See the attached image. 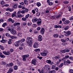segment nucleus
<instances>
[{
	"label": "nucleus",
	"mask_w": 73,
	"mask_h": 73,
	"mask_svg": "<svg viewBox=\"0 0 73 73\" xmlns=\"http://www.w3.org/2000/svg\"><path fill=\"white\" fill-rule=\"evenodd\" d=\"M63 3L64 4H66L69 3V2L68 1H65L63 2Z\"/></svg>",
	"instance_id": "32"
},
{
	"label": "nucleus",
	"mask_w": 73,
	"mask_h": 73,
	"mask_svg": "<svg viewBox=\"0 0 73 73\" xmlns=\"http://www.w3.org/2000/svg\"><path fill=\"white\" fill-rule=\"evenodd\" d=\"M63 65H64L63 63H61L59 66V68H62V66H63Z\"/></svg>",
	"instance_id": "34"
},
{
	"label": "nucleus",
	"mask_w": 73,
	"mask_h": 73,
	"mask_svg": "<svg viewBox=\"0 0 73 73\" xmlns=\"http://www.w3.org/2000/svg\"><path fill=\"white\" fill-rule=\"evenodd\" d=\"M54 58L55 59H59L60 58V57L56 56Z\"/></svg>",
	"instance_id": "52"
},
{
	"label": "nucleus",
	"mask_w": 73,
	"mask_h": 73,
	"mask_svg": "<svg viewBox=\"0 0 73 73\" xmlns=\"http://www.w3.org/2000/svg\"><path fill=\"white\" fill-rule=\"evenodd\" d=\"M28 11H29V9H27V8H25V12H28Z\"/></svg>",
	"instance_id": "55"
},
{
	"label": "nucleus",
	"mask_w": 73,
	"mask_h": 73,
	"mask_svg": "<svg viewBox=\"0 0 73 73\" xmlns=\"http://www.w3.org/2000/svg\"><path fill=\"white\" fill-rule=\"evenodd\" d=\"M31 64H33L34 65H36L37 64V61L35 59H33L32 60Z\"/></svg>",
	"instance_id": "3"
},
{
	"label": "nucleus",
	"mask_w": 73,
	"mask_h": 73,
	"mask_svg": "<svg viewBox=\"0 0 73 73\" xmlns=\"http://www.w3.org/2000/svg\"><path fill=\"white\" fill-rule=\"evenodd\" d=\"M10 50L11 52H13V51H14V50H13V49L12 48H11V49H10Z\"/></svg>",
	"instance_id": "63"
},
{
	"label": "nucleus",
	"mask_w": 73,
	"mask_h": 73,
	"mask_svg": "<svg viewBox=\"0 0 73 73\" xmlns=\"http://www.w3.org/2000/svg\"><path fill=\"white\" fill-rule=\"evenodd\" d=\"M48 5H53V3L50 2L49 3H48Z\"/></svg>",
	"instance_id": "38"
},
{
	"label": "nucleus",
	"mask_w": 73,
	"mask_h": 73,
	"mask_svg": "<svg viewBox=\"0 0 73 73\" xmlns=\"http://www.w3.org/2000/svg\"><path fill=\"white\" fill-rule=\"evenodd\" d=\"M69 72L70 73H73V70L72 69H71L69 70Z\"/></svg>",
	"instance_id": "51"
},
{
	"label": "nucleus",
	"mask_w": 73,
	"mask_h": 73,
	"mask_svg": "<svg viewBox=\"0 0 73 73\" xmlns=\"http://www.w3.org/2000/svg\"><path fill=\"white\" fill-rule=\"evenodd\" d=\"M23 17V16L21 15H18V18Z\"/></svg>",
	"instance_id": "35"
},
{
	"label": "nucleus",
	"mask_w": 73,
	"mask_h": 73,
	"mask_svg": "<svg viewBox=\"0 0 73 73\" xmlns=\"http://www.w3.org/2000/svg\"><path fill=\"white\" fill-rule=\"evenodd\" d=\"M6 14L7 16H9V15H10V14L9 12H6Z\"/></svg>",
	"instance_id": "37"
},
{
	"label": "nucleus",
	"mask_w": 73,
	"mask_h": 73,
	"mask_svg": "<svg viewBox=\"0 0 73 73\" xmlns=\"http://www.w3.org/2000/svg\"><path fill=\"white\" fill-rule=\"evenodd\" d=\"M13 64L12 63H11L9 64V66L10 67L13 66Z\"/></svg>",
	"instance_id": "25"
},
{
	"label": "nucleus",
	"mask_w": 73,
	"mask_h": 73,
	"mask_svg": "<svg viewBox=\"0 0 73 73\" xmlns=\"http://www.w3.org/2000/svg\"><path fill=\"white\" fill-rule=\"evenodd\" d=\"M24 4L25 5H28V1L27 0L24 1Z\"/></svg>",
	"instance_id": "27"
},
{
	"label": "nucleus",
	"mask_w": 73,
	"mask_h": 73,
	"mask_svg": "<svg viewBox=\"0 0 73 73\" xmlns=\"http://www.w3.org/2000/svg\"><path fill=\"white\" fill-rule=\"evenodd\" d=\"M3 53L5 54V55H7V56H9L10 54V53L9 52H6L5 51H3Z\"/></svg>",
	"instance_id": "12"
},
{
	"label": "nucleus",
	"mask_w": 73,
	"mask_h": 73,
	"mask_svg": "<svg viewBox=\"0 0 73 73\" xmlns=\"http://www.w3.org/2000/svg\"><path fill=\"white\" fill-rule=\"evenodd\" d=\"M25 39L23 38V39H21L20 41H21V42H24V41H25Z\"/></svg>",
	"instance_id": "44"
},
{
	"label": "nucleus",
	"mask_w": 73,
	"mask_h": 73,
	"mask_svg": "<svg viewBox=\"0 0 73 73\" xmlns=\"http://www.w3.org/2000/svg\"><path fill=\"white\" fill-rule=\"evenodd\" d=\"M64 37V36L63 35H60L59 36V37L60 38H63V37Z\"/></svg>",
	"instance_id": "36"
},
{
	"label": "nucleus",
	"mask_w": 73,
	"mask_h": 73,
	"mask_svg": "<svg viewBox=\"0 0 73 73\" xmlns=\"http://www.w3.org/2000/svg\"><path fill=\"white\" fill-rule=\"evenodd\" d=\"M33 47L35 48H37L38 47V44L37 43H35L33 45Z\"/></svg>",
	"instance_id": "7"
},
{
	"label": "nucleus",
	"mask_w": 73,
	"mask_h": 73,
	"mask_svg": "<svg viewBox=\"0 0 73 73\" xmlns=\"http://www.w3.org/2000/svg\"><path fill=\"white\" fill-rule=\"evenodd\" d=\"M66 60H65L64 63V65H68V64H67V62H66Z\"/></svg>",
	"instance_id": "39"
},
{
	"label": "nucleus",
	"mask_w": 73,
	"mask_h": 73,
	"mask_svg": "<svg viewBox=\"0 0 73 73\" xmlns=\"http://www.w3.org/2000/svg\"><path fill=\"white\" fill-rule=\"evenodd\" d=\"M60 17H61V15L59 14L58 16H57L56 17V18L57 19H59V18H60Z\"/></svg>",
	"instance_id": "42"
},
{
	"label": "nucleus",
	"mask_w": 73,
	"mask_h": 73,
	"mask_svg": "<svg viewBox=\"0 0 73 73\" xmlns=\"http://www.w3.org/2000/svg\"><path fill=\"white\" fill-rule=\"evenodd\" d=\"M21 13L22 14H24V13H25V11L23 10L21 11Z\"/></svg>",
	"instance_id": "41"
},
{
	"label": "nucleus",
	"mask_w": 73,
	"mask_h": 73,
	"mask_svg": "<svg viewBox=\"0 0 73 73\" xmlns=\"http://www.w3.org/2000/svg\"><path fill=\"white\" fill-rule=\"evenodd\" d=\"M60 52L61 53H65L66 52V50H62L60 51Z\"/></svg>",
	"instance_id": "21"
},
{
	"label": "nucleus",
	"mask_w": 73,
	"mask_h": 73,
	"mask_svg": "<svg viewBox=\"0 0 73 73\" xmlns=\"http://www.w3.org/2000/svg\"><path fill=\"white\" fill-rule=\"evenodd\" d=\"M18 36H19V37H21L22 36V33H18Z\"/></svg>",
	"instance_id": "26"
},
{
	"label": "nucleus",
	"mask_w": 73,
	"mask_h": 73,
	"mask_svg": "<svg viewBox=\"0 0 73 73\" xmlns=\"http://www.w3.org/2000/svg\"><path fill=\"white\" fill-rule=\"evenodd\" d=\"M40 32L42 35H44V32H45V29L44 28H41Z\"/></svg>",
	"instance_id": "6"
},
{
	"label": "nucleus",
	"mask_w": 73,
	"mask_h": 73,
	"mask_svg": "<svg viewBox=\"0 0 73 73\" xmlns=\"http://www.w3.org/2000/svg\"><path fill=\"white\" fill-rule=\"evenodd\" d=\"M29 14H27L25 16V18L26 19H27V18H28L29 17Z\"/></svg>",
	"instance_id": "50"
},
{
	"label": "nucleus",
	"mask_w": 73,
	"mask_h": 73,
	"mask_svg": "<svg viewBox=\"0 0 73 73\" xmlns=\"http://www.w3.org/2000/svg\"><path fill=\"white\" fill-rule=\"evenodd\" d=\"M37 31H40V30L41 29V27H38L37 28Z\"/></svg>",
	"instance_id": "59"
},
{
	"label": "nucleus",
	"mask_w": 73,
	"mask_h": 73,
	"mask_svg": "<svg viewBox=\"0 0 73 73\" xmlns=\"http://www.w3.org/2000/svg\"><path fill=\"white\" fill-rule=\"evenodd\" d=\"M32 24V23H28V26H30Z\"/></svg>",
	"instance_id": "61"
},
{
	"label": "nucleus",
	"mask_w": 73,
	"mask_h": 73,
	"mask_svg": "<svg viewBox=\"0 0 73 73\" xmlns=\"http://www.w3.org/2000/svg\"><path fill=\"white\" fill-rule=\"evenodd\" d=\"M2 65H5L6 64V63L5 62H2Z\"/></svg>",
	"instance_id": "58"
},
{
	"label": "nucleus",
	"mask_w": 73,
	"mask_h": 73,
	"mask_svg": "<svg viewBox=\"0 0 73 73\" xmlns=\"http://www.w3.org/2000/svg\"><path fill=\"white\" fill-rule=\"evenodd\" d=\"M7 25V23H4L2 25V27H5Z\"/></svg>",
	"instance_id": "31"
},
{
	"label": "nucleus",
	"mask_w": 73,
	"mask_h": 73,
	"mask_svg": "<svg viewBox=\"0 0 73 73\" xmlns=\"http://www.w3.org/2000/svg\"><path fill=\"white\" fill-rule=\"evenodd\" d=\"M5 4V2L3 0H2L1 1V5H3Z\"/></svg>",
	"instance_id": "24"
},
{
	"label": "nucleus",
	"mask_w": 73,
	"mask_h": 73,
	"mask_svg": "<svg viewBox=\"0 0 73 73\" xmlns=\"http://www.w3.org/2000/svg\"><path fill=\"white\" fill-rule=\"evenodd\" d=\"M0 48L1 49V50H4V47L1 45H0Z\"/></svg>",
	"instance_id": "29"
},
{
	"label": "nucleus",
	"mask_w": 73,
	"mask_h": 73,
	"mask_svg": "<svg viewBox=\"0 0 73 73\" xmlns=\"http://www.w3.org/2000/svg\"><path fill=\"white\" fill-rule=\"evenodd\" d=\"M37 24L38 26L41 24V19L39 18L38 19V21L37 22Z\"/></svg>",
	"instance_id": "4"
},
{
	"label": "nucleus",
	"mask_w": 73,
	"mask_h": 73,
	"mask_svg": "<svg viewBox=\"0 0 73 73\" xmlns=\"http://www.w3.org/2000/svg\"><path fill=\"white\" fill-rule=\"evenodd\" d=\"M41 3H40V2H38L37 3V4H36L37 6H38V7H40V6H41Z\"/></svg>",
	"instance_id": "30"
},
{
	"label": "nucleus",
	"mask_w": 73,
	"mask_h": 73,
	"mask_svg": "<svg viewBox=\"0 0 73 73\" xmlns=\"http://www.w3.org/2000/svg\"><path fill=\"white\" fill-rule=\"evenodd\" d=\"M29 3H33V0H29Z\"/></svg>",
	"instance_id": "64"
},
{
	"label": "nucleus",
	"mask_w": 73,
	"mask_h": 73,
	"mask_svg": "<svg viewBox=\"0 0 73 73\" xmlns=\"http://www.w3.org/2000/svg\"><path fill=\"white\" fill-rule=\"evenodd\" d=\"M19 4L21 5H24V2H22L20 3Z\"/></svg>",
	"instance_id": "57"
},
{
	"label": "nucleus",
	"mask_w": 73,
	"mask_h": 73,
	"mask_svg": "<svg viewBox=\"0 0 73 73\" xmlns=\"http://www.w3.org/2000/svg\"><path fill=\"white\" fill-rule=\"evenodd\" d=\"M39 60H41L42 58V57H40V56H38L37 57Z\"/></svg>",
	"instance_id": "56"
},
{
	"label": "nucleus",
	"mask_w": 73,
	"mask_h": 73,
	"mask_svg": "<svg viewBox=\"0 0 73 73\" xmlns=\"http://www.w3.org/2000/svg\"><path fill=\"white\" fill-rule=\"evenodd\" d=\"M27 39L28 40H30L27 41V45H28V46H31L33 42L32 38L27 37Z\"/></svg>",
	"instance_id": "1"
},
{
	"label": "nucleus",
	"mask_w": 73,
	"mask_h": 73,
	"mask_svg": "<svg viewBox=\"0 0 73 73\" xmlns=\"http://www.w3.org/2000/svg\"><path fill=\"white\" fill-rule=\"evenodd\" d=\"M13 72V69L12 68H10L8 72H7V73H12Z\"/></svg>",
	"instance_id": "16"
},
{
	"label": "nucleus",
	"mask_w": 73,
	"mask_h": 73,
	"mask_svg": "<svg viewBox=\"0 0 73 73\" xmlns=\"http://www.w3.org/2000/svg\"><path fill=\"white\" fill-rule=\"evenodd\" d=\"M70 60H73V57L72 56H70L69 58Z\"/></svg>",
	"instance_id": "54"
},
{
	"label": "nucleus",
	"mask_w": 73,
	"mask_h": 73,
	"mask_svg": "<svg viewBox=\"0 0 73 73\" xmlns=\"http://www.w3.org/2000/svg\"><path fill=\"white\" fill-rule=\"evenodd\" d=\"M16 15V12H15L12 15V17H14Z\"/></svg>",
	"instance_id": "19"
},
{
	"label": "nucleus",
	"mask_w": 73,
	"mask_h": 73,
	"mask_svg": "<svg viewBox=\"0 0 73 73\" xmlns=\"http://www.w3.org/2000/svg\"><path fill=\"white\" fill-rule=\"evenodd\" d=\"M38 21V19L35 18L32 19V21L33 23H37Z\"/></svg>",
	"instance_id": "10"
},
{
	"label": "nucleus",
	"mask_w": 73,
	"mask_h": 73,
	"mask_svg": "<svg viewBox=\"0 0 73 73\" xmlns=\"http://www.w3.org/2000/svg\"><path fill=\"white\" fill-rule=\"evenodd\" d=\"M34 51H35L36 52H39L40 51V49L39 48H38L35 49Z\"/></svg>",
	"instance_id": "22"
},
{
	"label": "nucleus",
	"mask_w": 73,
	"mask_h": 73,
	"mask_svg": "<svg viewBox=\"0 0 73 73\" xmlns=\"http://www.w3.org/2000/svg\"><path fill=\"white\" fill-rule=\"evenodd\" d=\"M46 62L47 63H48V64H50V63H51L52 61H51V60H46Z\"/></svg>",
	"instance_id": "20"
},
{
	"label": "nucleus",
	"mask_w": 73,
	"mask_h": 73,
	"mask_svg": "<svg viewBox=\"0 0 73 73\" xmlns=\"http://www.w3.org/2000/svg\"><path fill=\"white\" fill-rule=\"evenodd\" d=\"M1 42H2L3 43H4L5 42V40L3 39H2V40H1Z\"/></svg>",
	"instance_id": "46"
},
{
	"label": "nucleus",
	"mask_w": 73,
	"mask_h": 73,
	"mask_svg": "<svg viewBox=\"0 0 73 73\" xmlns=\"http://www.w3.org/2000/svg\"><path fill=\"white\" fill-rule=\"evenodd\" d=\"M37 26V25L36 24H33V27H34V28H36V26Z\"/></svg>",
	"instance_id": "47"
},
{
	"label": "nucleus",
	"mask_w": 73,
	"mask_h": 73,
	"mask_svg": "<svg viewBox=\"0 0 73 73\" xmlns=\"http://www.w3.org/2000/svg\"><path fill=\"white\" fill-rule=\"evenodd\" d=\"M11 33L13 35H16V31H15V30L12 29L11 31Z\"/></svg>",
	"instance_id": "5"
},
{
	"label": "nucleus",
	"mask_w": 73,
	"mask_h": 73,
	"mask_svg": "<svg viewBox=\"0 0 73 73\" xmlns=\"http://www.w3.org/2000/svg\"><path fill=\"white\" fill-rule=\"evenodd\" d=\"M0 57L1 58H5V56H4V55H3V54L1 53H0Z\"/></svg>",
	"instance_id": "18"
},
{
	"label": "nucleus",
	"mask_w": 73,
	"mask_h": 73,
	"mask_svg": "<svg viewBox=\"0 0 73 73\" xmlns=\"http://www.w3.org/2000/svg\"><path fill=\"white\" fill-rule=\"evenodd\" d=\"M61 41H62V42H66V41L65 40H64L62 39L61 40Z\"/></svg>",
	"instance_id": "40"
},
{
	"label": "nucleus",
	"mask_w": 73,
	"mask_h": 73,
	"mask_svg": "<svg viewBox=\"0 0 73 73\" xmlns=\"http://www.w3.org/2000/svg\"><path fill=\"white\" fill-rule=\"evenodd\" d=\"M53 36L54 37L56 38V37H58V35L56 34H54L53 35Z\"/></svg>",
	"instance_id": "28"
},
{
	"label": "nucleus",
	"mask_w": 73,
	"mask_h": 73,
	"mask_svg": "<svg viewBox=\"0 0 73 73\" xmlns=\"http://www.w3.org/2000/svg\"><path fill=\"white\" fill-rule=\"evenodd\" d=\"M36 15H37V16H40V13H36Z\"/></svg>",
	"instance_id": "62"
},
{
	"label": "nucleus",
	"mask_w": 73,
	"mask_h": 73,
	"mask_svg": "<svg viewBox=\"0 0 73 73\" xmlns=\"http://www.w3.org/2000/svg\"><path fill=\"white\" fill-rule=\"evenodd\" d=\"M21 41L20 40H18L16 43V44H15V45L16 46H19V45H20V44H21Z\"/></svg>",
	"instance_id": "11"
},
{
	"label": "nucleus",
	"mask_w": 73,
	"mask_h": 73,
	"mask_svg": "<svg viewBox=\"0 0 73 73\" xmlns=\"http://www.w3.org/2000/svg\"><path fill=\"white\" fill-rule=\"evenodd\" d=\"M69 20H70V21H72V20H73V16H72L71 17H70L69 19Z\"/></svg>",
	"instance_id": "43"
},
{
	"label": "nucleus",
	"mask_w": 73,
	"mask_h": 73,
	"mask_svg": "<svg viewBox=\"0 0 73 73\" xmlns=\"http://www.w3.org/2000/svg\"><path fill=\"white\" fill-rule=\"evenodd\" d=\"M42 39V36L41 35L39 36L38 40V41H41Z\"/></svg>",
	"instance_id": "14"
},
{
	"label": "nucleus",
	"mask_w": 73,
	"mask_h": 73,
	"mask_svg": "<svg viewBox=\"0 0 73 73\" xmlns=\"http://www.w3.org/2000/svg\"><path fill=\"white\" fill-rule=\"evenodd\" d=\"M14 70H17L18 69L17 68V66H15L14 67Z\"/></svg>",
	"instance_id": "33"
},
{
	"label": "nucleus",
	"mask_w": 73,
	"mask_h": 73,
	"mask_svg": "<svg viewBox=\"0 0 73 73\" xmlns=\"http://www.w3.org/2000/svg\"><path fill=\"white\" fill-rule=\"evenodd\" d=\"M20 23H15L13 24V25L14 27H19Z\"/></svg>",
	"instance_id": "9"
},
{
	"label": "nucleus",
	"mask_w": 73,
	"mask_h": 73,
	"mask_svg": "<svg viewBox=\"0 0 73 73\" xmlns=\"http://www.w3.org/2000/svg\"><path fill=\"white\" fill-rule=\"evenodd\" d=\"M5 35L6 36H7L8 37H9L10 36V35L8 33H7L5 34Z\"/></svg>",
	"instance_id": "49"
},
{
	"label": "nucleus",
	"mask_w": 73,
	"mask_h": 73,
	"mask_svg": "<svg viewBox=\"0 0 73 73\" xmlns=\"http://www.w3.org/2000/svg\"><path fill=\"white\" fill-rule=\"evenodd\" d=\"M51 73H56V71L55 70H52L51 71Z\"/></svg>",
	"instance_id": "60"
},
{
	"label": "nucleus",
	"mask_w": 73,
	"mask_h": 73,
	"mask_svg": "<svg viewBox=\"0 0 73 73\" xmlns=\"http://www.w3.org/2000/svg\"><path fill=\"white\" fill-rule=\"evenodd\" d=\"M40 54L42 56H43V57L47 56V54L45 52L40 53Z\"/></svg>",
	"instance_id": "13"
},
{
	"label": "nucleus",
	"mask_w": 73,
	"mask_h": 73,
	"mask_svg": "<svg viewBox=\"0 0 73 73\" xmlns=\"http://www.w3.org/2000/svg\"><path fill=\"white\" fill-rule=\"evenodd\" d=\"M71 34V32L70 31H68L66 32V36H69Z\"/></svg>",
	"instance_id": "8"
},
{
	"label": "nucleus",
	"mask_w": 73,
	"mask_h": 73,
	"mask_svg": "<svg viewBox=\"0 0 73 73\" xmlns=\"http://www.w3.org/2000/svg\"><path fill=\"white\" fill-rule=\"evenodd\" d=\"M51 17L52 19H54L56 18V16L55 15L52 16Z\"/></svg>",
	"instance_id": "48"
},
{
	"label": "nucleus",
	"mask_w": 73,
	"mask_h": 73,
	"mask_svg": "<svg viewBox=\"0 0 73 73\" xmlns=\"http://www.w3.org/2000/svg\"><path fill=\"white\" fill-rule=\"evenodd\" d=\"M70 23V21L69 20H66L64 22V24H68Z\"/></svg>",
	"instance_id": "17"
},
{
	"label": "nucleus",
	"mask_w": 73,
	"mask_h": 73,
	"mask_svg": "<svg viewBox=\"0 0 73 73\" xmlns=\"http://www.w3.org/2000/svg\"><path fill=\"white\" fill-rule=\"evenodd\" d=\"M66 62H67L68 64H70L71 63V62L69 60H67V61H66Z\"/></svg>",
	"instance_id": "45"
},
{
	"label": "nucleus",
	"mask_w": 73,
	"mask_h": 73,
	"mask_svg": "<svg viewBox=\"0 0 73 73\" xmlns=\"http://www.w3.org/2000/svg\"><path fill=\"white\" fill-rule=\"evenodd\" d=\"M22 20L23 21H26L27 20V19L25 18H23L22 19Z\"/></svg>",
	"instance_id": "53"
},
{
	"label": "nucleus",
	"mask_w": 73,
	"mask_h": 73,
	"mask_svg": "<svg viewBox=\"0 0 73 73\" xmlns=\"http://www.w3.org/2000/svg\"><path fill=\"white\" fill-rule=\"evenodd\" d=\"M29 57V55L28 54L23 55L22 57L23 61H25L26 60V58H28Z\"/></svg>",
	"instance_id": "2"
},
{
	"label": "nucleus",
	"mask_w": 73,
	"mask_h": 73,
	"mask_svg": "<svg viewBox=\"0 0 73 73\" xmlns=\"http://www.w3.org/2000/svg\"><path fill=\"white\" fill-rule=\"evenodd\" d=\"M68 29H69V26L67 25L65 27L64 29L65 31H67Z\"/></svg>",
	"instance_id": "23"
},
{
	"label": "nucleus",
	"mask_w": 73,
	"mask_h": 73,
	"mask_svg": "<svg viewBox=\"0 0 73 73\" xmlns=\"http://www.w3.org/2000/svg\"><path fill=\"white\" fill-rule=\"evenodd\" d=\"M18 5L17 4L13 5V8H14V9H17V7Z\"/></svg>",
	"instance_id": "15"
}]
</instances>
